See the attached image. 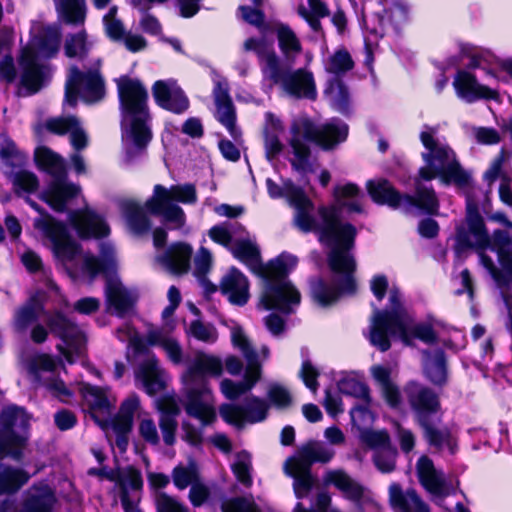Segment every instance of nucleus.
Wrapping results in <instances>:
<instances>
[{"label": "nucleus", "mask_w": 512, "mask_h": 512, "mask_svg": "<svg viewBox=\"0 0 512 512\" xmlns=\"http://www.w3.org/2000/svg\"><path fill=\"white\" fill-rule=\"evenodd\" d=\"M287 200L294 208V225L302 232H315L319 240L329 246V267L333 272L331 284L317 279L311 283L314 300L321 306L334 303L342 294L356 291L355 260L349 253L354 245L356 229L338 219L335 206H320L317 210L304 191L294 185L287 186Z\"/></svg>", "instance_id": "1"}, {"label": "nucleus", "mask_w": 512, "mask_h": 512, "mask_svg": "<svg viewBox=\"0 0 512 512\" xmlns=\"http://www.w3.org/2000/svg\"><path fill=\"white\" fill-rule=\"evenodd\" d=\"M439 125H425L420 140L425 148L422 158L425 165L419 169L416 180L415 196L401 195L385 179L370 180L367 189L371 198L379 204H385L404 212L420 209L428 214H437L438 200L433 189L425 187L421 180L430 181L439 178L445 184H465L468 175L462 170L454 151L438 137Z\"/></svg>", "instance_id": "2"}, {"label": "nucleus", "mask_w": 512, "mask_h": 512, "mask_svg": "<svg viewBox=\"0 0 512 512\" xmlns=\"http://www.w3.org/2000/svg\"><path fill=\"white\" fill-rule=\"evenodd\" d=\"M197 201L195 186L192 184L174 185L165 188L162 185L154 187L153 195L145 203V208L152 214L161 215L174 228H181L185 223V214L181 207L174 204H194ZM122 213L129 229L137 235L144 234L150 229V222L144 207L133 200H125L121 204Z\"/></svg>", "instance_id": "3"}, {"label": "nucleus", "mask_w": 512, "mask_h": 512, "mask_svg": "<svg viewBox=\"0 0 512 512\" xmlns=\"http://www.w3.org/2000/svg\"><path fill=\"white\" fill-rule=\"evenodd\" d=\"M223 363L215 355L197 352L181 375L182 405L186 414L205 427L216 420L215 401L207 376L219 377Z\"/></svg>", "instance_id": "4"}, {"label": "nucleus", "mask_w": 512, "mask_h": 512, "mask_svg": "<svg viewBox=\"0 0 512 512\" xmlns=\"http://www.w3.org/2000/svg\"><path fill=\"white\" fill-rule=\"evenodd\" d=\"M122 113V144L128 159L151 140L148 92L140 80L121 76L116 80Z\"/></svg>", "instance_id": "5"}, {"label": "nucleus", "mask_w": 512, "mask_h": 512, "mask_svg": "<svg viewBox=\"0 0 512 512\" xmlns=\"http://www.w3.org/2000/svg\"><path fill=\"white\" fill-rule=\"evenodd\" d=\"M389 335L398 336L405 344L417 338L425 343H433L436 334L430 324L416 323L402 305L401 294L397 289L389 292V307L376 309L370 320L369 340L380 351H387L391 344Z\"/></svg>", "instance_id": "6"}, {"label": "nucleus", "mask_w": 512, "mask_h": 512, "mask_svg": "<svg viewBox=\"0 0 512 512\" xmlns=\"http://www.w3.org/2000/svg\"><path fill=\"white\" fill-rule=\"evenodd\" d=\"M347 135L348 126L340 120L334 119L321 127H316L305 116L295 118L291 123L288 139L292 154L290 164L300 173L312 171L308 142H315L324 149H330L344 141Z\"/></svg>", "instance_id": "7"}, {"label": "nucleus", "mask_w": 512, "mask_h": 512, "mask_svg": "<svg viewBox=\"0 0 512 512\" xmlns=\"http://www.w3.org/2000/svg\"><path fill=\"white\" fill-rule=\"evenodd\" d=\"M245 51H253L260 62L263 81L271 88L280 85L283 91L295 98L315 99L317 92L313 74L306 69L282 71L272 41L265 36L248 38L243 44Z\"/></svg>", "instance_id": "8"}, {"label": "nucleus", "mask_w": 512, "mask_h": 512, "mask_svg": "<svg viewBox=\"0 0 512 512\" xmlns=\"http://www.w3.org/2000/svg\"><path fill=\"white\" fill-rule=\"evenodd\" d=\"M61 32L58 27L49 26L34 38L31 44L23 49L20 58L21 85L27 94L40 90L44 80L49 74L48 67L39 63L40 59L51 58L59 50Z\"/></svg>", "instance_id": "9"}, {"label": "nucleus", "mask_w": 512, "mask_h": 512, "mask_svg": "<svg viewBox=\"0 0 512 512\" xmlns=\"http://www.w3.org/2000/svg\"><path fill=\"white\" fill-rule=\"evenodd\" d=\"M231 342L235 349L239 350L247 362L243 380L235 382L231 379H223L220 383V391L229 400H235L250 391L261 377V361L268 359L270 350L262 346L258 353L244 328L236 322L229 325Z\"/></svg>", "instance_id": "10"}, {"label": "nucleus", "mask_w": 512, "mask_h": 512, "mask_svg": "<svg viewBox=\"0 0 512 512\" xmlns=\"http://www.w3.org/2000/svg\"><path fill=\"white\" fill-rule=\"evenodd\" d=\"M35 160L39 167L54 177V180L42 192L41 199L55 211L62 212L68 203L80 193L79 186L65 181V164L63 159L47 147L35 150Z\"/></svg>", "instance_id": "11"}, {"label": "nucleus", "mask_w": 512, "mask_h": 512, "mask_svg": "<svg viewBox=\"0 0 512 512\" xmlns=\"http://www.w3.org/2000/svg\"><path fill=\"white\" fill-rule=\"evenodd\" d=\"M335 451L322 442L312 441L302 446L297 455L288 458L284 473L294 479V492L297 498L305 497L315 483L310 467L314 462L327 463L333 459Z\"/></svg>", "instance_id": "12"}, {"label": "nucleus", "mask_w": 512, "mask_h": 512, "mask_svg": "<svg viewBox=\"0 0 512 512\" xmlns=\"http://www.w3.org/2000/svg\"><path fill=\"white\" fill-rule=\"evenodd\" d=\"M26 202L40 213V216L34 220V228L50 241L54 257L70 270L77 257L81 255L79 245L69 235L65 225L44 212L30 198H26Z\"/></svg>", "instance_id": "13"}, {"label": "nucleus", "mask_w": 512, "mask_h": 512, "mask_svg": "<svg viewBox=\"0 0 512 512\" xmlns=\"http://www.w3.org/2000/svg\"><path fill=\"white\" fill-rule=\"evenodd\" d=\"M26 202L40 213V216L34 220V228L50 241L54 257L70 270L77 257L81 255L79 245L69 235L65 225L44 212L30 198H26Z\"/></svg>", "instance_id": "14"}, {"label": "nucleus", "mask_w": 512, "mask_h": 512, "mask_svg": "<svg viewBox=\"0 0 512 512\" xmlns=\"http://www.w3.org/2000/svg\"><path fill=\"white\" fill-rule=\"evenodd\" d=\"M1 422L0 458L7 455L19 459L27 440L29 417L22 408L9 407L3 411Z\"/></svg>", "instance_id": "15"}, {"label": "nucleus", "mask_w": 512, "mask_h": 512, "mask_svg": "<svg viewBox=\"0 0 512 512\" xmlns=\"http://www.w3.org/2000/svg\"><path fill=\"white\" fill-rule=\"evenodd\" d=\"M93 103L104 97V82L98 68L80 72L76 67L69 69L65 86V104L75 106L77 98Z\"/></svg>", "instance_id": "16"}, {"label": "nucleus", "mask_w": 512, "mask_h": 512, "mask_svg": "<svg viewBox=\"0 0 512 512\" xmlns=\"http://www.w3.org/2000/svg\"><path fill=\"white\" fill-rule=\"evenodd\" d=\"M300 301L299 290L288 279H263V290L258 304L260 308L290 314L299 306Z\"/></svg>", "instance_id": "17"}, {"label": "nucleus", "mask_w": 512, "mask_h": 512, "mask_svg": "<svg viewBox=\"0 0 512 512\" xmlns=\"http://www.w3.org/2000/svg\"><path fill=\"white\" fill-rule=\"evenodd\" d=\"M47 325L62 340L57 348L69 363L74 361V355L80 357L84 353L86 335L75 323L60 312H55L47 318Z\"/></svg>", "instance_id": "18"}, {"label": "nucleus", "mask_w": 512, "mask_h": 512, "mask_svg": "<svg viewBox=\"0 0 512 512\" xmlns=\"http://www.w3.org/2000/svg\"><path fill=\"white\" fill-rule=\"evenodd\" d=\"M269 404L255 396L247 397L242 404H223L219 408L223 420L238 428L245 424H254L266 419Z\"/></svg>", "instance_id": "19"}, {"label": "nucleus", "mask_w": 512, "mask_h": 512, "mask_svg": "<svg viewBox=\"0 0 512 512\" xmlns=\"http://www.w3.org/2000/svg\"><path fill=\"white\" fill-rule=\"evenodd\" d=\"M494 244L498 250L499 269L493 259L480 254V263L489 272L499 287L508 286L512 282V237L501 231L494 233Z\"/></svg>", "instance_id": "20"}, {"label": "nucleus", "mask_w": 512, "mask_h": 512, "mask_svg": "<svg viewBox=\"0 0 512 512\" xmlns=\"http://www.w3.org/2000/svg\"><path fill=\"white\" fill-rule=\"evenodd\" d=\"M405 393L419 425L438 417L440 402L432 390L419 383L410 382L405 387Z\"/></svg>", "instance_id": "21"}, {"label": "nucleus", "mask_w": 512, "mask_h": 512, "mask_svg": "<svg viewBox=\"0 0 512 512\" xmlns=\"http://www.w3.org/2000/svg\"><path fill=\"white\" fill-rule=\"evenodd\" d=\"M155 407L160 413L159 429L162 441L166 446H173L177 440V416L181 412L179 399L174 392L166 393L155 401Z\"/></svg>", "instance_id": "22"}, {"label": "nucleus", "mask_w": 512, "mask_h": 512, "mask_svg": "<svg viewBox=\"0 0 512 512\" xmlns=\"http://www.w3.org/2000/svg\"><path fill=\"white\" fill-rule=\"evenodd\" d=\"M213 98L216 106L215 116L217 120L237 140L240 137V131L236 126L235 107L229 95V85L225 78L220 76L214 78Z\"/></svg>", "instance_id": "23"}, {"label": "nucleus", "mask_w": 512, "mask_h": 512, "mask_svg": "<svg viewBox=\"0 0 512 512\" xmlns=\"http://www.w3.org/2000/svg\"><path fill=\"white\" fill-rule=\"evenodd\" d=\"M55 361L48 355H39L29 364V374L34 382H39L55 396L65 401L71 395L63 381L55 377Z\"/></svg>", "instance_id": "24"}, {"label": "nucleus", "mask_w": 512, "mask_h": 512, "mask_svg": "<svg viewBox=\"0 0 512 512\" xmlns=\"http://www.w3.org/2000/svg\"><path fill=\"white\" fill-rule=\"evenodd\" d=\"M416 469L420 483L435 501L442 500L449 495V487L444 473L434 466L431 459L427 456L420 457Z\"/></svg>", "instance_id": "25"}, {"label": "nucleus", "mask_w": 512, "mask_h": 512, "mask_svg": "<svg viewBox=\"0 0 512 512\" xmlns=\"http://www.w3.org/2000/svg\"><path fill=\"white\" fill-rule=\"evenodd\" d=\"M323 482L325 485L334 486L345 499L352 502L359 503L370 499V491L342 469L328 470Z\"/></svg>", "instance_id": "26"}, {"label": "nucleus", "mask_w": 512, "mask_h": 512, "mask_svg": "<svg viewBox=\"0 0 512 512\" xmlns=\"http://www.w3.org/2000/svg\"><path fill=\"white\" fill-rule=\"evenodd\" d=\"M136 380L149 395H155L165 389L170 380L167 372L160 366L155 356H149L138 367Z\"/></svg>", "instance_id": "27"}, {"label": "nucleus", "mask_w": 512, "mask_h": 512, "mask_svg": "<svg viewBox=\"0 0 512 512\" xmlns=\"http://www.w3.org/2000/svg\"><path fill=\"white\" fill-rule=\"evenodd\" d=\"M152 92L161 107L174 113H182L189 106L187 97L173 79L156 81Z\"/></svg>", "instance_id": "28"}, {"label": "nucleus", "mask_w": 512, "mask_h": 512, "mask_svg": "<svg viewBox=\"0 0 512 512\" xmlns=\"http://www.w3.org/2000/svg\"><path fill=\"white\" fill-rule=\"evenodd\" d=\"M107 311L117 316L127 315L133 307L135 296L117 276H109L105 288Z\"/></svg>", "instance_id": "29"}, {"label": "nucleus", "mask_w": 512, "mask_h": 512, "mask_svg": "<svg viewBox=\"0 0 512 512\" xmlns=\"http://www.w3.org/2000/svg\"><path fill=\"white\" fill-rule=\"evenodd\" d=\"M453 86L457 96L467 103H473L479 99H495L498 96L495 89L480 84L476 77L467 71L457 73Z\"/></svg>", "instance_id": "30"}, {"label": "nucleus", "mask_w": 512, "mask_h": 512, "mask_svg": "<svg viewBox=\"0 0 512 512\" xmlns=\"http://www.w3.org/2000/svg\"><path fill=\"white\" fill-rule=\"evenodd\" d=\"M72 226L82 238L103 237L110 232L109 226L100 215L91 209L75 211L69 215Z\"/></svg>", "instance_id": "31"}, {"label": "nucleus", "mask_w": 512, "mask_h": 512, "mask_svg": "<svg viewBox=\"0 0 512 512\" xmlns=\"http://www.w3.org/2000/svg\"><path fill=\"white\" fill-rule=\"evenodd\" d=\"M220 291L233 305L243 306L250 298L247 277L234 267L222 277Z\"/></svg>", "instance_id": "32"}, {"label": "nucleus", "mask_w": 512, "mask_h": 512, "mask_svg": "<svg viewBox=\"0 0 512 512\" xmlns=\"http://www.w3.org/2000/svg\"><path fill=\"white\" fill-rule=\"evenodd\" d=\"M284 129V124L277 115L272 112L264 114L263 142L267 160L272 161L283 151L284 145L280 135L283 134Z\"/></svg>", "instance_id": "33"}, {"label": "nucleus", "mask_w": 512, "mask_h": 512, "mask_svg": "<svg viewBox=\"0 0 512 512\" xmlns=\"http://www.w3.org/2000/svg\"><path fill=\"white\" fill-rule=\"evenodd\" d=\"M370 373L380 388L381 395L391 408H397L402 403L398 386L394 382L395 371L384 365H373Z\"/></svg>", "instance_id": "34"}, {"label": "nucleus", "mask_w": 512, "mask_h": 512, "mask_svg": "<svg viewBox=\"0 0 512 512\" xmlns=\"http://www.w3.org/2000/svg\"><path fill=\"white\" fill-rule=\"evenodd\" d=\"M389 503L394 512H430L415 490L404 491L398 483L389 486Z\"/></svg>", "instance_id": "35"}, {"label": "nucleus", "mask_w": 512, "mask_h": 512, "mask_svg": "<svg viewBox=\"0 0 512 512\" xmlns=\"http://www.w3.org/2000/svg\"><path fill=\"white\" fill-rule=\"evenodd\" d=\"M45 128L55 134H70V142L74 149L80 150L87 146V135L76 117H55L48 119Z\"/></svg>", "instance_id": "36"}, {"label": "nucleus", "mask_w": 512, "mask_h": 512, "mask_svg": "<svg viewBox=\"0 0 512 512\" xmlns=\"http://www.w3.org/2000/svg\"><path fill=\"white\" fill-rule=\"evenodd\" d=\"M55 501V495L47 484L33 485L27 490L22 508L17 512H51Z\"/></svg>", "instance_id": "37"}, {"label": "nucleus", "mask_w": 512, "mask_h": 512, "mask_svg": "<svg viewBox=\"0 0 512 512\" xmlns=\"http://www.w3.org/2000/svg\"><path fill=\"white\" fill-rule=\"evenodd\" d=\"M100 258L99 260L89 254L83 255V272L91 278L101 272L105 274L111 273L116 266L115 251L111 244L103 243L101 245Z\"/></svg>", "instance_id": "38"}, {"label": "nucleus", "mask_w": 512, "mask_h": 512, "mask_svg": "<svg viewBox=\"0 0 512 512\" xmlns=\"http://www.w3.org/2000/svg\"><path fill=\"white\" fill-rule=\"evenodd\" d=\"M191 254L192 247L180 242L173 244L158 260L171 273L182 274L189 268Z\"/></svg>", "instance_id": "39"}, {"label": "nucleus", "mask_w": 512, "mask_h": 512, "mask_svg": "<svg viewBox=\"0 0 512 512\" xmlns=\"http://www.w3.org/2000/svg\"><path fill=\"white\" fill-rule=\"evenodd\" d=\"M82 394L94 417L96 413L110 415L116 403V397L108 388L85 385L82 388Z\"/></svg>", "instance_id": "40"}, {"label": "nucleus", "mask_w": 512, "mask_h": 512, "mask_svg": "<svg viewBox=\"0 0 512 512\" xmlns=\"http://www.w3.org/2000/svg\"><path fill=\"white\" fill-rule=\"evenodd\" d=\"M145 345L160 346L174 364L182 362V348L178 341L165 329L151 328L145 336Z\"/></svg>", "instance_id": "41"}, {"label": "nucleus", "mask_w": 512, "mask_h": 512, "mask_svg": "<svg viewBox=\"0 0 512 512\" xmlns=\"http://www.w3.org/2000/svg\"><path fill=\"white\" fill-rule=\"evenodd\" d=\"M335 206L338 210V219H340V210L347 209L349 212H362L361 193L359 188L352 183L337 186L334 189Z\"/></svg>", "instance_id": "42"}, {"label": "nucleus", "mask_w": 512, "mask_h": 512, "mask_svg": "<svg viewBox=\"0 0 512 512\" xmlns=\"http://www.w3.org/2000/svg\"><path fill=\"white\" fill-rule=\"evenodd\" d=\"M58 18L71 25H82L86 18L85 0H54Z\"/></svg>", "instance_id": "43"}, {"label": "nucleus", "mask_w": 512, "mask_h": 512, "mask_svg": "<svg viewBox=\"0 0 512 512\" xmlns=\"http://www.w3.org/2000/svg\"><path fill=\"white\" fill-rule=\"evenodd\" d=\"M297 262L298 260L295 256L288 253H282L265 266H261L260 275L263 279H287V274L296 267Z\"/></svg>", "instance_id": "44"}, {"label": "nucleus", "mask_w": 512, "mask_h": 512, "mask_svg": "<svg viewBox=\"0 0 512 512\" xmlns=\"http://www.w3.org/2000/svg\"><path fill=\"white\" fill-rule=\"evenodd\" d=\"M438 422L439 417L433 418L430 421H427L425 424L420 425L424 430L425 438L432 446L440 450L447 449L450 453H454L455 442L450 432L446 429H438Z\"/></svg>", "instance_id": "45"}, {"label": "nucleus", "mask_w": 512, "mask_h": 512, "mask_svg": "<svg viewBox=\"0 0 512 512\" xmlns=\"http://www.w3.org/2000/svg\"><path fill=\"white\" fill-rule=\"evenodd\" d=\"M139 405L140 400L136 394H132L125 399L120 406L118 414L112 421L113 430L129 433L132 429L134 414L138 410Z\"/></svg>", "instance_id": "46"}, {"label": "nucleus", "mask_w": 512, "mask_h": 512, "mask_svg": "<svg viewBox=\"0 0 512 512\" xmlns=\"http://www.w3.org/2000/svg\"><path fill=\"white\" fill-rule=\"evenodd\" d=\"M325 71L340 77L354 68V60L350 52L344 48H337L324 60Z\"/></svg>", "instance_id": "47"}, {"label": "nucleus", "mask_w": 512, "mask_h": 512, "mask_svg": "<svg viewBox=\"0 0 512 512\" xmlns=\"http://www.w3.org/2000/svg\"><path fill=\"white\" fill-rule=\"evenodd\" d=\"M30 476L22 469L0 466V495L18 491Z\"/></svg>", "instance_id": "48"}, {"label": "nucleus", "mask_w": 512, "mask_h": 512, "mask_svg": "<svg viewBox=\"0 0 512 512\" xmlns=\"http://www.w3.org/2000/svg\"><path fill=\"white\" fill-rule=\"evenodd\" d=\"M424 371L426 376L434 384L441 385L447 379V371L445 365L444 353L436 350L434 353H425Z\"/></svg>", "instance_id": "49"}, {"label": "nucleus", "mask_w": 512, "mask_h": 512, "mask_svg": "<svg viewBox=\"0 0 512 512\" xmlns=\"http://www.w3.org/2000/svg\"><path fill=\"white\" fill-rule=\"evenodd\" d=\"M42 311V305L34 298L19 308L14 315L13 326L17 332H24L28 326L38 319Z\"/></svg>", "instance_id": "50"}, {"label": "nucleus", "mask_w": 512, "mask_h": 512, "mask_svg": "<svg viewBox=\"0 0 512 512\" xmlns=\"http://www.w3.org/2000/svg\"><path fill=\"white\" fill-rule=\"evenodd\" d=\"M279 47L284 56L290 60L301 52V43L292 29L284 24L276 26Z\"/></svg>", "instance_id": "51"}, {"label": "nucleus", "mask_w": 512, "mask_h": 512, "mask_svg": "<svg viewBox=\"0 0 512 512\" xmlns=\"http://www.w3.org/2000/svg\"><path fill=\"white\" fill-rule=\"evenodd\" d=\"M325 95L330 104L339 112H345L349 103V93L344 83L338 79L329 81Z\"/></svg>", "instance_id": "52"}, {"label": "nucleus", "mask_w": 512, "mask_h": 512, "mask_svg": "<svg viewBox=\"0 0 512 512\" xmlns=\"http://www.w3.org/2000/svg\"><path fill=\"white\" fill-rule=\"evenodd\" d=\"M199 479V469L194 461H189L187 465H178L172 471L173 483L180 490L192 486Z\"/></svg>", "instance_id": "53"}, {"label": "nucleus", "mask_w": 512, "mask_h": 512, "mask_svg": "<svg viewBox=\"0 0 512 512\" xmlns=\"http://www.w3.org/2000/svg\"><path fill=\"white\" fill-rule=\"evenodd\" d=\"M231 468L239 483L247 488L252 486V460L249 453L246 451L237 453Z\"/></svg>", "instance_id": "54"}, {"label": "nucleus", "mask_w": 512, "mask_h": 512, "mask_svg": "<svg viewBox=\"0 0 512 512\" xmlns=\"http://www.w3.org/2000/svg\"><path fill=\"white\" fill-rule=\"evenodd\" d=\"M159 424L151 417L149 413H141L138 416V433L139 436L149 445L158 446L162 439L161 433L158 431Z\"/></svg>", "instance_id": "55"}, {"label": "nucleus", "mask_w": 512, "mask_h": 512, "mask_svg": "<svg viewBox=\"0 0 512 512\" xmlns=\"http://www.w3.org/2000/svg\"><path fill=\"white\" fill-rule=\"evenodd\" d=\"M235 258L250 266L252 269L261 267L259 263V250L249 241H238L231 247Z\"/></svg>", "instance_id": "56"}, {"label": "nucleus", "mask_w": 512, "mask_h": 512, "mask_svg": "<svg viewBox=\"0 0 512 512\" xmlns=\"http://www.w3.org/2000/svg\"><path fill=\"white\" fill-rule=\"evenodd\" d=\"M310 11L303 5L298 6V14L305 19L313 30L320 27L319 18L328 15V8L321 0H308Z\"/></svg>", "instance_id": "57"}, {"label": "nucleus", "mask_w": 512, "mask_h": 512, "mask_svg": "<svg viewBox=\"0 0 512 512\" xmlns=\"http://www.w3.org/2000/svg\"><path fill=\"white\" fill-rule=\"evenodd\" d=\"M223 512H260L252 495L232 497L223 501Z\"/></svg>", "instance_id": "58"}, {"label": "nucleus", "mask_w": 512, "mask_h": 512, "mask_svg": "<svg viewBox=\"0 0 512 512\" xmlns=\"http://www.w3.org/2000/svg\"><path fill=\"white\" fill-rule=\"evenodd\" d=\"M12 183L17 195H21L22 192L32 193L39 186L36 175L26 170L16 172L12 177Z\"/></svg>", "instance_id": "59"}, {"label": "nucleus", "mask_w": 512, "mask_h": 512, "mask_svg": "<svg viewBox=\"0 0 512 512\" xmlns=\"http://www.w3.org/2000/svg\"><path fill=\"white\" fill-rule=\"evenodd\" d=\"M236 227V224L224 222L211 227L208 235L214 242L231 250V247L234 245L232 244V238Z\"/></svg>", "instance_id": "60"}, {"label": "nucleus", "mask_w": 512, "mask_h": 512, "mask_svg": "<svg viewBox=\"0 0 512 512\" xmlns=\"http://www.w3.org/2000/svg\"><path fill=\"white\" fill-rule=\"evenodd\" d=\"M338 389L341 393L364 399L370 402L369 388L362 382L354 378H343L338 383Z\"/></svg>", "instance_id": "61"}, {"label": "nucleus", "mask_w": 512, "mask_h": 512, "mask_svg": "<svg viewBox=\"0 0 512 512\" xmlns=\"http://www.w3.org/2000/svg\"><path fill=\"white\" fill-rule=\"evenodd\" d=\"M409 6L404 0H392L386 3L385 17L394 25H400L407 21Z\"/></svg>", "instance_id": "62"}, {"label": "nucleus", "mask_w": 512, "mask_h": 512, "mask_svg": "<svg viewBox=\"0 0 512 512\" xmlns=\"http://www.w3.org/2000/svg\"><path fill=\"white\" fill-rule=\"evenodd\" d=\"M188 332L197 340L208 344L215 343L218 339V332L213 325L198 320L191 322Z\"/></svg>", "instance_id": "63"}, {"label": "nucleus", "mask_w": 512, "mask_h": 512, "mask_svg": "<svg viewBox=\"0 0 512 512\" xmlns=\"http://www.w3.org/2000/svg\"><path fill=\"white\" fill-rule=\"evenodd\" d=\"M116 14L117 7H111L103 17V23L108 37L114 41H120L125 35V31L122 22L116 17Z\"/></svg>", "instance_id": "64"}]
</instances>
